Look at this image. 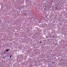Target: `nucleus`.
I'll list each match as a JSON object with an SVG mask.
<instances>
[{"instance_id":"obj_6","label":"nucleus","mask_w":67,"mask_h":67,"mask_svg":"<svg viewBox=\"0 0 67 67\" xmlns=\"http://www.w3.org/2000/svg\"><path fill=\"white\" fill-rule=\"evenodd\" d=\"M55 9H57V7H55Z\"/></svg>"},{"instance_id":"obj_4","label":"nucleus","mask_w":67,"mask_h":67,"mask_svg":"<svg viewBox=\"0 0 67 67\" xmlns=\"http://www.w3.org/2000/svg\"><path fill=\"white\" fill-rule=\"evenodd\" d=\"M54 62H52V64H54Z\"/></svg>"},{"instance_id":"obj_2","label":"nucleus","mask_w":67,"mask_h":67,"mask_svg":"<svg viewBox=\"0 0 67 67\" xmlns=\"http://www.w3.org/2000/svg\"><path fill=\"white\" fill-rule=\"evenodd\" d=\"M12 56V55H11L10 57V58Z\"/></svg>"},{"instance_id":"obj_5","label":"nucleus","mask_w":67,"mask_h":67,"mask_svg":"<svg viewBox=\"0 0 67 67\" xmlns=\"http://www.w3.org/2000/svg\"><path fill=\"white\" fill-rule=\"evenodd\" d=\"M41 43V42L40 41V43Z\"/></svg>"},{"instance_id":"obj_8","label":"nucleus","mask_w":67,"mask_h":67,"mask_svg":"<svg viewBox=\"0 0 67 67\" xmlns=\"http://www.w3.org/2000/svg\"><path fill=\"white\" fill-rule=\"evenodd\" d=\"M53 38L54 37V36H53Z\"/></svg>"},{"instance_id":"obj_3","label":"nucleus","mask_w":67,"mask_h":67,"mask_svg":"<svg viewBox=\"0 0 67 67\" xmlns=\"http://www.w3.org/2000/svg\"><path fill=\"white\" fill-rule=\"evenodd\" d=\"M5 53V52H4V54Z\"/></svg>"},{"instance_id":"obj_10","label":"nucleus","mask_w":67,"mask_h":67,"mask_svg":"<svg viewBox=\"0 0 67 67\" xmlns=\"http://www.w3.org/2000/svg\"><path fill=\"white\" fill-rule=\"evenodd\" d=\"M3 46V47H4V46Z\"/></svg>"},{"instance_id":"obj_9","label":"nucleus","mask_w":67,"mask_h":67,"mask_svg":"<svg viewBox=\"0 0 67 67\" xmlns=\"http://www.w3.org/2000/svg\"><path fill=\"white\" fill-rule=\"evenodd\" d=\"M46 17H47V16H46Z\"/></svg>"},{"instance_id":"obj_1","label":"nucleus","mask_w":67,"mask_h":67,"mask_svg":"<svg viewBox=\"0 0 67 67\" xmlns=\"http://www.w3.org/2000/svg\"><path fill=\"white\" fill-rule=\"evenodd\" d=\"M9 51V50H8V49H7L5 51V52H8Z\"/></svg>"},{"instance_id":"obj_7","label":"nucleus","mask_w":67,"mask_h":67,"mask_svg":"<svg viewBox=\"0 0 67 67\" xmlns=\"http://www.w3.org/2000/svg\"><path fill=\"white\" fill-rule=\"evenodd\" d=\"M43 41H46V40H44Z\"/></svg>"}]
</instances>
